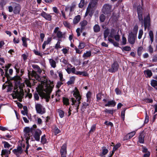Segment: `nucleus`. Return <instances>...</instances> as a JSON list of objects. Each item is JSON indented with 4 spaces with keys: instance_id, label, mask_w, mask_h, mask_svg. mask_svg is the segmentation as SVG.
<instances>
[{
    "instance_id": "obj_46",
    "label": "nucleus",
    "mask_w": 157,
    "mask_h": 157,
    "mask_svg": "<svg viewBox=\"0 0 157 157\" xmlns=\"http://www.w3.org/2000/svg\"><path fill=\"white\" fill-rule=\"evenodd\" d=\"M96 128V125L95 124H94L92 125L91 128L90 129L89 131V133H93L95 130Z\"/></svg>"
},
{
    "instance_id": "obj_8",
    "label": "nucleus",
    "mask_w": 157,
    "mask_h": 157,
    "mask_svg": "<svg viewBox=\"0 0 157 157\" xmlns=\"http://www.w3.org/2000/svg\"><path fill=\"white\" fill-rule=\"evenodd\" d=\"M137 12L139 20L143 24V19L142 16L143 8L140 6H137Z\"/></svg>"
},
{
    "instance_id": "obj_34",
    "label": "nucleus",
    "mask_w": 157,
    "mask_h": 157,
    "mask_svg": "<svg viewBox=\"0 0 157 157\" xmlns=\"http://www.w3.org/2000/svg\"><path fill=\"white\" fill-rule=\"evenodd\" d=\"M51 38H48L46 41H45L44 42L42 46V47L43 49H44L45 48L46 45L48 44L51 41Z\"/></svg>"
},
{
    "instance_id": "obj_57",
    "label": "nucleus",
    "mask_w": 157,
    "mask_h": 157,
    "mask_svg": "<svg viewBox=\"0 0 157 157\" xmlns=\"http://www.w3.org/2000/svg\"><path fill=\"white\" fill-rule=\"evenodd\" d=\"M123 50H124L126 51H129L131 50V48L129 46H125L123 47L122 49Z\"/></svg>"
},
{
    "instance_id": "obj_11",
    "label": "nucleus",
    "mask_w": 157,
    "mask_h": 157,
    "mask_svg": "<svg viewBox=\"0 0 157 157\" xmlns=\"http://www.w3.org/2000/svg\"><path fill=\"white\" fill-rule=\"evenodd\" d=\"M34 129L33 128H30L29 127H25L24 129V131L25 133V139L28 137L30 139V133H32Z\"/></svg>"
},
{
    "instance_id": "obj_15",
    "label": "nucleus",
    "mask_w": 157,
    "mask_h": 157,
    "mask_svg": "<svg viewBox=\"0 0 157 157\" xmlns=\"http://www.w3.org/2000/svg\"><path fill=\"white\" fill-rule=\"evenodd\" d=\"M42 134V131L40 129H37L35 130L33 136L36 140L39 141L40 140V136Z\"/></svg>"
},
{
    "instance_id": "obj_48",
    "label": "nucleus",
    "mask_w": 157,
    "mask_h": 157,
    "mask_svg": "<svg viewBox=\"0 0 157 157\" xmlns=\"http://www.w3.org/2000/svg\"><path fill=\"white\" fill-rule=\"evenodd\" d=\"M149 35L150 39V40L152 43L153 41L154 40V35L153 32L152 31H150L149 33Z\"/></svg>"
},
{
    "instance_id": "obj_33",
    "label": "nucleus",
    "mask_w": 157,
    "mask_h": 157,
    "mask_svg": "<svg viewBox=\"0 0 157 157\" xmlns=\"http://www.w3.org/2000/svg\"><path fill=\"white\" fill-rule=\"evenodd\" d=\"M145 74L147 75V77H150L152 75V73L151 70L147 69V70L144 71Z\"/></svg>"
},
{
    "instance_id": "obj_54",
    "label": "nucleus",
    "mask_w": 157,
    "mask_h": 157,
    "mask_svg": "<svg viewBox=\"0 0 157 157\" xmlns=\"http://www.w3.org/2000/svg\"><path fill=\"white\" fill-rule=\"evenodd\" d=\"M63 24L66 27L70 28L71 27V25L69 23L66 21H63Z\"/></svg>"
},
{
    "instance_id": "obj_39",
    "label": "nucleus",
    "mask_w": 157,
    "mask_h": 157,
    "mask_svg": "<svg viewBox=\"0 0 157 157\" xmlns=\"http://www.w3.org/2000/svg\"><path fill=\"white\" fill-rule=\"evenodd\" d=\"M86 46V44L83 42H79V45L78 47L79 49H82L83 48Z\"/></svg>"
},
{
    "instance_id": "obj_40",
    "label": "nucleus",
    "mask_w": 157,
    "mask_h": 157,
    "mask_svg": "<svg viewBox=\"0 0 157 157\" xmlns=\"http://www.w3.org/2000/svg\"><path fill=\"white\" fill-rule=\"evenodd\" d=\"M45 135L44 134L41 137V142L43 144H44L47 143V140L45 138Z\"/></svg>"
},
{
    "instance_id": "obj_58",
    "label": "nucleus",
    "mask_w": 157,
    "mask_h": 157,
    "mask_svg": "<svg viewBox=\"0 0 157 157\" xmlns=\"http://www.w3.org/2000/svg\"><path fill=\"white\" fill-rule=\"evenodd\" d=\"M126 110V109L124 108L123 111L121 112V117L122 119L124 120L125 117V112Z\"/></svg>"
},
{
    "instance_id": "obj_28",
    "label": "nucleus",
    "mask_w": 157,
    "mask_h": 157,
    "mask_svg": "<svg viewBox=\"0 0 157 157\" xmlns=\"http://www.w3.org/2000/svg\"><path fill=\"white\" fill-rule=\"evenodd\" d=\"M66 70L68 74H70L71 73H75V67H73L72 68L67 67V69H66Z\"/></svg>"
},
{
    "instance_id": "obj_50",
    "label": "nucleus",
    "mask_w": 157,
    "mask_h": 157,
    "mask_svg": "<svg viewBox=\"0 0 157 157\" xmlns=\"http://www.w3.org/2000/svg\"><path fill=\"white\" fill-rule=\"evenodd\" d=\"M59 76V79L61 82H64L65 81V79L63 78V75L62 72L59 71L58 73Z\"/></svg>"
},
{
    "instance_id": "obj_13",
    "label": "nucleus",
    "mask_w": 157,
    "mask_h": 157,
    "mask_svg": "<svg viewBox=\"0 0 157 157\" xmlns=\"http://www.w3.org/2000/svg\"><path fill=\"white\" fill-rule=\"evenodd\" d=\"M137 35L133 34L132 32H131L129 34L128 40L129 43L131 44H133L135 42V40L136 39Z\"/></svg>"
},
{
    "instance_id": "obj_47",
    "label": "nucleus",
    "mask_w": 157,
    "mask_h": 157,
    "mask_svg": "<svg viewBox=\"0 0 157 157\" xmlns=\"http://www.w3.org/2000/svg\"><path fill=\"white\" fill-rule=\"evenodd\" d=\"M60 62L64 65H67L68 64L67 59L64 57H62L60 59Z\"/></svg>"
},
{
    "instance_id": "obj_56",
    "label": "nucleus",
    "mask_w": 157,
    "mask_h": 157,
    "mask_svg": "<svg viewBox=\"0 0 157 157\" xmlns=\"http://www.w3.org/2000/svg\"><path fill=\"white\" fill-rule=\"evenodd\" d=\"M85 0H81L80 3L79 4V7L80 8H82L84 6L85 4Z\"/></svg>"
},
{
    "instance_id": "obj_63",
    "label": "nucleus",
    "mask_w": 157,
    "mask_h": 157,
    "mask_svg": "<svg viewBox=\"0 0 157 157\" xmlns=\"http://www.w3.org/2000/svg\"><path fill=\"white\" fill-rule=\"evenodd\" d=\"M33 51L34 53L36 55L40 56H42V54L40 52H39L35 49L34 50H33Z\"/></svg>"
},
{
    "instance_id": "obj_17",
    "label": "nucleus",
    "mask_w": 157,
    "mask_h": 157,
    "mask_svg": "<svg viewBox=\"0 0 157 157\" xmlns=\"http://www.w3.org/2000/svg\"><path fill=\"white\" fill-rule=\"evenodd\" d=\"M60 154L61 156L66 155L67 154V145L66 144H64L61 147Z\"/></svg>"
},
{
    "instance_id": "obj_43",
    "label": "nucleus",
    "mask_w": 157,
    "mask_h": 157,
    "mask_svg": "<svg viewBox=\"0 0 157 157\" xmlns=\"http://www.w3.org/2000/svg\"><path fill=\"white\" fill-rule=\"evenodd\" d=\"M87 21L86 20H83L80 23V24L81 26V28H84V27L86 26L87 24Z\"/></svg>"
},
{
    "instance_id": "obj_6",
    "label": "nucleus",
    "mask_w": 157,
    "mask_h": 157,
    "mask_svg": "<svg viewBox=\"0 0 157 157\" xmlns=\"http://www.w3.org/2000/svg\"><path fill=\"white\" fill-rule=\"evenodd\" d=\"M98 0H91L87 8L85 14V17L86 16L90 11L92 10L93 8L97 6Z\"/></svg>"
},
{
    "instance_id": "obj_14",
    "label": "nucleus",
    "mask_w": 157,
    "mask_h": 157,
    "mask_svg": "<svg viewBox=\"0 0 157 157\" xmlns=\"http://www.w3.org/2000/svg\"><path fill=\"white\" fill-rule=\"evenodd\" d=\"M119 65L117 62H114L111 65V68L109 69L108 71L111 73L115 72L117 71Z\"/></svg>"
},
{
    "instance_id": "obj_25",
    "label": "nucleus",
    "mask_w": 157,
    "mask_h": 157,
    "mask_svg": "<svg viewBox=\"0 0 157 157\" xmlns=\"http://www.w3.org/2000/svg\"><path fill=\"white\" fill-rule=\"evenodd\" d=\"M21 64L18 63L15 64L14 68L15 69L16 73L18 74L20 71Z\"/></svg>"
},
{
    "instance_id": "obj_22",
    "label": "nucleus",
    "mask_w": 157,
    "mask_h": 157,
    "mask_svg": "<svg viewBox=\"0 0 157 157\" xmlns=\"http://www.w3.org/2000/svg\"><path fill=\"white\" fill-rule=\"evenodd\" d=\"M33 68L36 70L38 73L40 74L42 70L40 67L37 65L33 64L32 66Z\"/></svg>"
},
{
    "instance_id": "obj_2",
    "label": "nucleus",
    "mask_w": 157,
    "mask_h": 157,
    "mask_svg": "<svg viewBox=\"0 0 157 157\" xmlns=\"http://www.w3.org/2000/svg\"><path fill=\"white\" fill-rule=\"evenodd\" d=\"M73 95L74 98H72L71 100L72 102L71 105L73 106H70L68 111V116L71 115V112L73 109H74L75 112H78V109H79V106L80 104V100L81 99V96L79 92L77 87H75L73 90Z\"/></svg>"
},
{
    "instance_id": "obj_64",
    "label": "nucleus",
    "mask_w": 157,
    "mask_h": 157,
    "mask_svg": "<svg viewBox=\"0 0 157 157\" xmlns=\"http://www.w3.org/2000/svg\"><path fill=\"white\" fill-rule=\"evenodd\" d=\"M136 132L135 131H133L130 133H128V135H129V138L131 139L132 137L135 134Z\"/></svg>"
},
{
    "instance_id": "obj_41",
    "label": "nucleus",
    "mask_w": 157,
    "mask_h": 157,
    "mask_svg": "<svg viewBox=\"0 0 157 157\" xmlns=\"http://www.w3.org/2000/svg\"><path fill=\"white\" fill-rule=\"evenodd\" d=\"M2 143L4 144V147L5 148H9L12 146V145H10L7 142L5 141H2Z\"/></svg>"
},
{
    "instance_id": "obj_19",
    "label": "nucleus",
    "mask_w": 157,
    "mask_h": 157,
    "mask_svg": "<svg viewBox=\"0 0 157 157\" xmlns=\"http://www.w3.org/2000/svg\"><path fill=\"white\" fill-rule=\"evenodd\" d=\"M116 104V102L114 100H112L109 101L108 103L106 104L105 106H114Z\"/></svg>"
},
{
    "instance_id": "obj_20",
    "label": "nucleus",
    "mask_w": 157,
    "mask_h": 157,
    "mask_svg": "<svg viewBox=\"0 0 157 157\" xmlns=\"http://www.w3.org/2000/svg\"><path fill=\"white\" fill-rule=\"evenodd\" d=\"M82 105L81 110L82 112L83 113L85 111V109L89 106V103L84 102L82 103Z\"/></svg>"
},
{
    "instance_id": "obj_21",
    "label": "nucleus",
    "mask_w": 157,
    "mask_h": 157,
    "mask_svg": "<svg viewBox=\"0 0 157 157\" xmlns=\"http://www.w3.org/2000/svg\"><path fill=\"white\" fill-rule=\"evenodd\" d=\"M91 55V51H87L86 52L84 53L82 56V57L84 59H86L87 58L90 57Z\"/></svg>"
},
{
    "instance_id": "obj_53",
    "label": "nucleus",
    "mask_w": 157,
    "mask_h": 157,
    "mask_svg": "<svg viewBox=\"0 0 157 157\" xmlns=\"http://www.w3.org/2000/svg\"><path fill=\"white\" fill-rule=\"evenodd\" d=\"M99 18L100 21L102 22H104L105 19V17L103 14H101Z\"/></svg>"
},
{
    "instance_id": "obj_52",
    "label": "nucleus",
    "mask_w": 157,
    "mask_h": 157,
    "mask_svg": "<svg viewBox=\"0 0 157 157\" xmlns=\"http://www.w3.org/2000/svg\"><path fill=\"white\" fill-rule=\"evenodd\" d=\"M53 132L54 134L56 135L57 134L60 133L61 132L59 129L56 127H55L54 128Z\"/></svg>"
},
{
    "instance_id": "obj_7",
    "label": "nucleus",
    "mask_w": 157,
    "mask_h": 157,
    "mask_svg": "<svg viewBox=\"0 0 157 157\" xmlns=\"http://www.w3.org/2000/svg\"><path fill=\"white\" fill-rule=\"evenodd\" d=\"M35 107L37 113L43 114L45 113V108L40 104L36 103Z\"/></svg>"
},
{
    "instance_id": "obj_45",
    "label": "nucleus",
    "mask_w": 157,
    "mask_h": 157,
    "mask_svg": "<svg viewBox=\"0 0 157 157\" xmlns=\"http://www.w3.org/2000/svg\"><path fill=\"white\" fill-rule=\"evenodd\" d=\"M94 30L95 32H98L100 30V28L98 25H95L94 27Z\"/></svg>"
},
{
    "instance_id": "obj_44",
    "label": "nucleus",
    "mask_w": 157,
    "mask_h": 157,
    "mask_svg": "<svg viewBox=\"0 0 157 157\" xmlns=\"http://www.w3.org/2000/svg\"><path fill=\"white\" fill-rule=\"evenodd\" d=\"M138 26L136 25L134 26V27L133 29V33L134 34V35H137V32L138 31Z\"/></svg>"
},
{
    "instance_id": "obj_12",
    "label": "nucleus",
    "mask_w": 157,
    "mask_h": 157,
    "mask_svg": "<svg viewBox=\"0 0 157 157\" xmlns=\"http://www.w3.org/2000/svg\"><path fill=\"white\" fill-rule=\"evenodd\" d=\"M28 75L29 79L32 80H38L39 78V76L34 71H32L31 72L29 73Z\"/></svg>"
},
{
    "instance_id": "obj_32",
    "label": "nucleus",
    "mask_w": 157,
    "mask_h": 157,
    "mask_svg": "<svg viewBox=\"0 0 157 157\" xmlns=\"http://www.w3.org/2000/svg\"><path fill=\"white\" fill-rule=\"evenodd\" d=\"M56 111L59 113L61 118H62L64 117V112L63 110L60 109H58L56 110Z\"/></svg>"
},
{
    "instance_id": "obj_16",
    "label": "nucleus",
    "mask_w": 157,
    "mask_h": 157,
    "mask_svg": "<svg viewBox=\"0 0 157 157\" xmlns=\"http://www.w3.org/2000/svg\"><path fill=\"white\" fill-rule=\"evenodd\" d=\"M54 33L56 34V36L58 38H62L63 36L64 35V33L59 31V28L58 27H56L54 31Z\"/></svg>"
},
{
    "instance_id": "obj_30",
    "label": "nucleus",
    "mask_w": 157,
    "mask_h": 157,
    "mask_svg": "<svg viewBox=\"0 0 157 157\" xmlns=\"http://www.w3.org/2000/svg\"><path fill=\"white\" fill-rule=\"evenodd\" d=\"M49 62L51 66L53 68H55L56 67V61L53 59H49Z\"/></svg>"
},
{
    "instance_id": "obj_9",
    "label": "nucleus",
    "mask_w": 157,
    "mask_h": 157,
    "mask_svg": "<svg viewBox=\"0 0 157 157\" xmlns=\"http://www.w3.org/2000/svg\"><path fill=\"white\" fill-rule=\"evenodd\" d=\"M25 145H23L22 146H18L17 147V149L13 150L12 151L17 157H18L20 155L22 154L23 150L22 147H25Z\"/></svg>"
},
{
    "instance_id": "obj_10",
    "label": "nucleus",
    "mask_w": 157,
    "mask_h": 157,
    "mask_svg": "<svg viewBox=\"0 0 157 157\" xmlns=\"http://www.w3.org/2000/svg\"><path fill=\"white\" fill-rule=\"evenodd\" d=\"M151 19L149 14H148L147 16L144 17V29L145 30L147 28L149 29L150 26Z\"/></svg>"
},
{
    "instance_id": "obj_29",
    "label": "nucleus",
    "mask_w": 157,
    "mask_h": 157,
    "mask_svg": "<svg viewBox=\"0 0 157 157\" xmlns=\"http://www.w3.org/2000/svg\"><path fill=\"white\" fill-rule=\"evenodd\" d=\"M151 85L152 87L157 90V81L152 79L151 81Z\"/></svg>"
},
{
    "instance_id": "obj_26",
    "label": "nucleus",
    "mask_w": 157,
    "mask_h": 157,
    "mask_svg": "<svg viewBox=\"0 0 157 157\" xmlns=\"http://www.w3.org/2000/svg\"><path fill=\"white\" fill-rule=\"evenodd\" d=\"M80 18V16L79 15L75 16L73 20V23L74 24L78 23L79 21Z\"/></svg>"
},
{
    "instance_id": "obj_37",
    "label": "nucleus",
    "mask_w": 157,
    "mask_h": 157,
    "mask_svg": "<svg viewBox=\"0 0 157 157\" xmlns=\"http://www.w3.org/2000/svg\"><path fill=\"white\" fill-rule=\"evenodd\" d=\"M29 40L28 38H26L24 37H22V40L23 42L22 45L25 47H27V40Z\"/></svg>"
},
{
    "instance_id": "obj_55",
    "label": "nucleus",
    "mask_w": 157,
    "mask_h": 157,
    "mask_svg": "<svg viewBox=\"0 0 157 157\" xmlns=\"http://www.w3.org/2000/svg\"><path fill=\"white\" fill-rule=\"evenodd\" d=\"M143 32L142 29H140L139 31V34L138 36V38L140 39L143 34Z\"/></svg>"
},
{
    "instance_id": "obj_35",
    "label": "nucleus",
    "mask_w": 157,
    "mask_h": 157,
    "mask_svg": "<svg viewBox=\"0 0 157 157\" xmlns=\"http://www.w3.org/2000/svg\"><path fill=\"white\" fill-rule=\"evenodd\" d=\"M144 136L143 133L140 134L139 137V141L140 143H143L144 142Z\"/></svg>"
},
{
    "instance_id": "obj_3",
    "label": "nucleus",
    "mask_w": 157,
    "mask_h": 157,
    "mask_svg": "<svg viewBox=\"0 0 157 157\" xmlns=\"http://www.w3.org/2000/svg\"><path fill=\"white\" fill-rule=\"evenodd\" d=\"M53 86L50 85H46L45 88L40 90L39 94L42 98L45 99L46 101L48 102L50 98V94L52 91Z\"/></svg>"
},
{
    "instance_id": "obj_61",
    "label": "nucleus",
    "mask_w": 157,
    "mask_h": 157,
    "mask_svg": "<svg viewBox=\"0 0 157 157\" xmlns=\"http://www.w3.org/2000/svg\"><path fill=\"white\" fill-rule=\"evenodd\" d=\"M91 93L90 92H88L86 95V96L87 98V101L88 102L89 101V100L90 99V98L91 97Z\"/></svg>"
},
{
    "instance_id": "obj_60",
    "label": "nucleus",
    "mask_w": 157,
    "mask_h": 157,
    "mask_svg": "<svg viewBox=\"0 0 157 157\" xmlns=\"http://www.w3.org/2000/svg\"><path fill=\"white\" fill-rule=\"evenodd\" d=\"M122 44L123 45H125L126 44L127 40L125 37L124 36H123L122 39Z\"/></svg>"
},
{
    "instance_id": "obj_18",
    "label": "nucleus",
    "mask_w": 157,
    "mask_h": 157,
    "mask_svg": "<svg viewBox=\"0 0 157 157\" xmlns=\"http://www.w3.org/2000/svg\"><path fill=\"white\" fill-rule=\"evenodd\" d=\"M41 15L46 20L49 21H50L51 20L52 16L50 14H47L44 12H43L41 13Z\"/></svg>"
},
{
    "instance_id": "obj_4",
    "label": "nucleus",
    "mask_w": 157,
    "mask_h": 157,
    "mask_svg": "<svg viewBox=\"0 0 157 157\" xmlns=\"http://www.w3.org/2000/svg\"><path fill=\"white\" fill-rule=\"evenodd\" d=\"M10 6H8L9 11H12L15 14H19L21 10L20 5L16 3L11 2L10 3Z\"/></svg>"
},
{
    "instance_id": "obj_1",
    "label": "nucleus",
    "mask_w": 157,
    "mask_h": 157,
    "mask_svg": "<svg viewBox=\"0 0 157 157\" xmlns=\"http://www.w3.org/2000/svg\"><path fill=\"white\" fill-rule=\"evenodd\" d=\"M21 78L19 76H16L13 78V79L15 83L13 97L18 99L19 101H21L24 96L23 88L24 85L21 84L20 82Z\"/></svg>"
},
{
    "instance_id": "obj_42",
    "label": "nucleus",
    "mask_w": 157,
    "mask_h": 157,
    "mask_svg": "<svg viewBox=\"0 0 157 157\" xmlns=\"http://www.w3.org/2000/svg\"><path fill=\"white\" fill-rule=\"evenodd\" d=\"M61 41V40H59V41H57V43L55 46V49H58L62 48L61 46L60 45V41Z\"/></svg>"
},
{
    "instance_id": "obj_36",
    "label": "nucleus",
    "mask_w": 157,
    "mask_h": 157,
    "mask_svg": "<svg viewBox=\"0 0 157 157\" xmlns=\"http://www.w3.org/2000/svg\"><path fill=\"white\" fill-rule=\"evenodd\" d=\"M29 139L28 138V137L27 139H26V143L27 145H26V149L25 150V151L26 153L27 154H28V149H29V147L30 146V145H29Z\"/></svg>"
},
{
    "instance_id": "obj_5",
    "label": "nucleus",
    "mask_w": 157,
    "mask_h": 157,
    "mask_svg": "<svg viewBox=\"0 0 157 157\" xmlns=\"http://www.w3.org/2000/svg\"><path fill=\"white\" fill-rule=\"evenodd\" d=\"M102 11L104 14L107 15V16H110L113 11L112 5L109 4H104L102 7Z\"/></svg>"
},
{
    "instance_id": "obj_27",
    "label": "nucleus",
    "mask_w": 157,
    "mask_h": 157,
    "mask_svg": "<svg viewBox=\"0 0 157 157\" xmlns=\"http://www.w3.org/2000/svg\"><path fill=\"white\" fill-rule=\"evenodd\" d=\"M110 33L109 30L108 29H106L104 31V36L105 40H106V38L109 36Z\"/></svg>"
},
{
    "instance_id": "obj_51",
    "label": "nucleus",
    "mask_w": 157,
    "mask_h": 157,
    "mask_svg": "<svg viewBox=\"0 0 157 157\" xmlns=\"http://www.w3.org/2000/svg\"><path fill=\"white\" fill-rule=\"evenodd\" d=\"M63 102L64 104L67 105H69V99L66 98H63Z\"/></svg>"
},
{
    "instance_id": "obj_62",
    "label": "nucleus",
    "mask_w": 157,
    "mask_h": 157,
    "mask_svg": "<svg viewBox=\"0 0 157 157\" xmlns=\"http://www.w3.org/2000/svg\"><path fill=\"white\" fill-rule=\"evenodd\" d=\"M75 7V5L74 3H72L70 7V12H71L74 10Z\"/></svg>"
},
{
    "instance_id": "obj_49",
    "label": "nucleus",
    "mask_w": 157,
    "mask_h": 157,
    "mask_svg": "<svg viewBox=\"0 0 157 157\" xmlns=\"http://www.w3.org/2000/svg\"><path fill=\"white\" fill-rule=\"evenodd\" d=\"M83 29V28H81V29L78 28L76 30V32L77 33V36H79L80 35V33H82Z\"/></svg>"
},
{
    "instance_id": "obj_38",
    "label": "nucleus",
    "mask_w": 157,
    "mask_h": 157,
    "mask_svg": "<svg viewBox=\"0 0 157 157\" xmlns=\"http://www.w3.org/2000/svg\"><path fill=\"white\" fill-rule=\"evenodd\" d=\"M10 149V150H11ZM10 150H8L6 149H3L2 151V155H5L7 154H10Z\"/></svg>"
},
{
    "instance_id": "obj_31",
    "label": "nucleus",
    "mask_w": 157,
    "mask_h": 157,
    "mask_svg": "<svg viewBox=\"0 0 157 157\" xmlns=\"http://www.w3.org/2000/svg\"><path fill=\"white\" fill-rule=\"evenodd\" d=\"M116 30L113 29H112L111 30L110 34L109 36V37L113 38L116 33Z\"/></svg>"
},
{
    "instance_id": "obj_24",
    "label": "nucleus",
    "mask_w": 157,
    "mask_h": 157,
    "mask_svg": "<svg viewBox=\"0 0 157 157\" xmlns=\"http://www.w3.org/2000/svg\"><path fill=\"white\" fill-rule=\"evenodd\" d=\"M75 77L74 76L71 77L69 80L67 82V84L68 85L73 84L75 83Z\"/></svg>"
},
{
    "instance_id": "obj_59",
    "label": "nucleus",
    "mask_w": 157,
    "mask_h": 157,
    "mask_svg": "<svg viewBox=\"0 0 157 157\" xmlns=\"http://www.w3.org/2000/svg\"><path fill=\"white\" fill-rule=\"evenodd\" d=\"M50 74L54 78H56L57 75L56 74L54 73L53 70H51L50 71Z\"/></svg>"
},
{
    "instance_id": "obj_23",
    "label": "nucleus",
    "mask_w": 157,
    "mask_h": 157,
    "mask_svg": "<svg viewBox=\"0 0 157 157\" xmlns=\"http://www.w3.org/2000/svg\"><path fill=\"white\" fill-rule=\"evenodd\" d=\"M108 150L105 147H102V152L100 153V155L101 156H103L106 155L108 152Z\"/></svg>"
}]
</instances>
